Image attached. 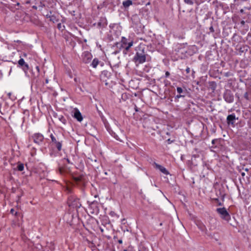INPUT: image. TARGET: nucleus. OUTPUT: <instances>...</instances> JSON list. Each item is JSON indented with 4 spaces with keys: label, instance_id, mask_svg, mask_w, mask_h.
<instances>
[{
    "label": "nucleus",
    "instance_id": "nucleus-1",
    "mask_svg": "<svg viewBox=\"0 0 251 251\" xmlns=\"http://www.w3.org/2000/svg\"><path fill=\"white\" fill-rule=\"evenodd\" d=\"M140 47H138V49L136 50V54L133 58V60L136 64H143L146 60V54L144 49H140Z\"/></svg>",
    "mask_w": 251,
    "mask_h": 251
},
{
    "label": "nucleus",
    "instance_id": "nucleus-2",
    "mask_svg": "<svg viewBox=\"0 0 251 251\" xmlns=\"http://www.w3.org/2000/svg\"><path fill=\"white\" fill-rule=\"evenodd\" d=\"M27 56L26 53H24L22 56H20V59L18 61V67L21 68L25 74H27L29 69V66L26 62L25 61V59Z\"/></svg>",
    "mask_w": 251,
    "mask_h": 251
},
{
    "label": "nucleus",
    "instance_id": "nucleus-3",
    "mask_svg": "<svg viewBox=\"0 0 251 251\" xmlns=\"http://www.w3.org/2000/svg\"><path fill=\"white\" fill-rule=\"evenodd\" d=\"M217 212L221 215V217L228 222L230 219V216L225 207L218 208L217 209Z\"/></svg>",
    "mask_w": 251,
    "mask_h": 251
},
{
    "label": "nucleus",
    "instance_id": "nucleus-4",
    "mask_svg": "<svg viewBox=\"0 0 251 251\" xmlns=\"http://www.w3.org/2000/svg\"><path fill=\"white\" fill-rule=\"evenodd\" d=\"M50 137L52 143L56 146L58 151H60L62 148V141L59 140L58 139H56L52 134H50Z\"/></svg>",
    "mask_w": 251,
    "mask_h": 251
},
{
    "label": "nucleus",
    "instance_id": "nucleus-5",
    "mask_svg": "<svg viewBox=\"0 0 251 251\" xmlns=\"http://www.w3.org/2000/svg\"><path fill=\"white\" fill-rule=\"evenodd\" d=\"M224 98L225 100L228 103L233 102L234 100L233 96L231 94L230 91H226L224 94Z\"/></svg>",
    "mask_w": 251,
    "mask_h": 251
},
{
    "label": "nucleus",
    "instance_id": "nucleus-6",
    "mask_svg": "<svg viewBox=\"0 0 251 251\" xmlns=\"http://www.w3.org/2000/svg\"><path fill=\"white\" fill-rule=\"evenodd\" d=\"M33 138L34 142L38 144H40L44 139L43 136L40 133H36L34 134Z\"/></svg>",
    "mask_w": 251,
    "mask_h": 251
},
{
    "label": "nucleus",
    "instance_id": "nucleus-7",
    "mask_svg": "<svg viewBox=\"0 0 251 251\" xmlns=\"http://www.w3.org/2000/svg\"><path fill=\"white\" fill-rule=\"evenodd\" d=\"M83 61L85 63H89L92 59V55L89 52H85L82 55Z\"/></svg>",
    "mask_w": 251,
    "mask_h": 251
},
{
    "label": "nucleus",
    "instance_id": "nucleus-8",
    "mask_svg": "<svg viewBox=\"0 0 251 251\" xmlns=\"http://www.w3.org/2000/svg\"><path fill=\"white\" fill-rule=\"evenodd\" d=\"M153 165H154V167L156 169H158L159 170H160V171H161L164 174H165V175L169 174L168 171L164 167H163V166H161V165H159V164H157L156 163H154Z\"/></svg>",
    "mask_w": 251,
    "mask_h": 251
},
{
    "label": "nucleus",
    "instance_id": "nucleus-9",
    "mask_svg": "<svg viewBox=\"0 0 251 251\" xmlns=\"http://www.w3.org/2000/svg\"><path fill=\"white\" fill-rule=\"evenodd\" d=\"M74 116L79 122H81L83 120L81 114L77 108H75L74 110Z\"/></svg>",
    "mask_w": 251,
    "mask_h": 251
},
{
    "label": "nucleus",
    "instance_id": "nucleus-10",
    "mask_svg": "<svg viewBox=\"0 0 251 251\" xmlns=\"http://www.w3.org/2000/svg\"><path fill=\"white\" fill-rule=\"evenodd\" d=\"M236 120L235 115L234 114H232L228 115L226 118L227 123L228 125H233Z\"/></svg>",
    "mask_w": 251,
    "mask_h": 251
},
{
    "label": "nucleus",
    "instance_id": "nucleus-11",
    "mask_svg": "<svg viewBox=\"0 0 251 251\" xmlns=\"http://www.w3.org/2000/svg\"><path fill=\"white\" fill-rule=\"evenodd\" d=\"M71 200H69V206H72L73 207L78 208L81 206V204L78 202V200H75L73 202H70Z\"/></svg>",
    "mask_w": 251,
    "mask_h": 251
},
{
    "label": "nucleus",
    "instance_id": "nucleus-12",
    "mask_svg": "<svg viewBox=\"0 0 251 251\" xmlns=\"http://www.w3.org/2000/svg\"><path fill=\"white\" fill-rule=\"evenodd\" d=\"M132 4V1L131 0H126L123 2V5L125 7H128Z\"/></svg>",
    "mask_w": 251,
    "mask_h": 251
},
{
    "label": "nucleus",
    "instance_id": "nucleus-13",
    "mask_svg": "<svg viewBox=\"0 0 251 251\" xmlns=\"http://www.w3.org/2000/svg\"><path fill=\"white\" fill-rule=\"evenodd\" d=\"M98 64H99L98 59L95 58L93 60L91 65L93 68H96L97 66H98Z\"/></svg>",
    "mask_w": 251,
    "mask_h": 251
},
{
    "label": "nucleus",
    "instance_id": "nucleus-14",
    "mask_svg": "<svg viewBox=\"0 0 251 251\" xmlns=\"http://www.w3.org/2000/svg\"><path fill=\"white\" fill-rule=\"evenodd\" d=\"M133 41H131L127 43L126 44L127 45V46L125 47V49L126 50H128L130 48H131L133 46Z\"/></svg>",
    "mask_w": 251,
    "mask_h": 251
},
{
    "label": "nucleus",
    "instance_id": "nucleus-15",
    "mask_svg": "<svg viewBox=\"0 0 251 251\" xmlns=\"http://www.w3.org/2000/svg\"><path fill=\"white\" fill-rule=\"evenodd\" d=\"M24 166L23 164H20L18 166V170L20 171H22L24 170Z\"/></svg>",
    "mask_w": 251,
    "mask_h": 251
},
{
    "label": "nucleus",
    "instance_id": "nucleus-16",
    "mask_svg": "<svg viewBox=\"0 0 251 251\" xmlns=\"http://www.w3.org/2000/svg\"><path fill=\"white\" fill-rule=\"evenodd\" d=\"M184 2L188 4L192 5L193 4V1L192 0H184Z\"/></svg>",
    "mask_w": 251,
    "mask_h": 251
},
{
    "label": "nucleus",
    "instance_id": "nucleus-17",
    "mask_svg": "<svg viewBox=\"0 0 251 251\" xmlns=\"http://www.w3.org/2000/svg\"><path fill=\"white\" fill-rule=\"evenodd\" d=\"M176 90L177 93H179V94H181L183 92V89L181 87H177Z\"/></svg>",
    "mask_w": 251,
    "mask_h": 251
},
{
    "label": "nucleus",
    "instance_id": "nucleus-18",
    "mask_svg": "<svg viewBox=\"0 0 251 251\" xmlns=\"http://www.w3.org/2000/svg\"><path fill=\"white\" fill-rule=\"evenodd\" d=\"M126 39L125 37H123L122 39V42L123 45H126L127 43L126 42Z\"/></svg>",
    "mask_w": 251,
    "mask_h": 251
},
{
    "label": "nucleus",
    "instance_id": "nucleus-19",
    "mask_svg": "<svg viewBox=\"0 0 251 251\" xmlns=\"http://www.w3.org/2000/svg\"><path fill=\"white\" fill-rule=\"evenodd\" d=\"M81 177H75V180L76 182H79L81 181Z\"/></svg>",
    "mask_w": 251,
    "mask_h": 251
},
{
    "label": "nucleus",
    "instance_id": "nucleus-20",
    "mask_svg": "<svg viewBox=\"0 0 251 251\" xmlns=\"http://www.w3.org/2000/svg\"><path fill=\"white\" fill-rule=\"evenodd\" d=\"M184 95H181V94H179V95H178L176 96V98H177V99H179L180 98H181V97H184Z\"/></svg>",
    "mask_w": 251,
    "mask_h": 251
},
{
    "label": "nucleus",
    "instance_id": "nucleus-21",
    "mask_svg": "<svg viewBox=\"0 0 251 251\" xmlns=\"http://www.w3.org/2000/svg\"><path fill=\"white\" fill-rule=\"evenodd\" d=\"M15 210H14V208H12L11 210H10V212L13 214V215H16V213L14 214V212Z\"/></svg>",
    "mask_w": 251,
    "mask_h": 251
},
{
    "label": "nucleus",
    "instance_id": "nucleus-22",
    "mask_svg": "<svg viewBox=\"0 0 251 251\" xmlns=\"http://www.w3.org/2000/svg\"><path fill=\"white\" fill-rule=\"evenodd\" d=\"M170 75V73L168 72H166L165 73V75L166 77H168Z\"/></svg>",
    "mask_w": 251,
    "mask_h": 251
},
{
    "label": "nucleus",
    "instance_id": "nucleus-23",
    "mask_svg": "<svg viewBox=\"0 0 251 251\" xmlns=\"http://www.w3.org/2000/svg\"><path fill=\"white\" fill-rule=\"evenodd\" d=\"M199 227L201 229V230H202V229H203V226H202L200 225V226H199Z\"/></svg>",
    "mask_w": 251,
    "mask_h": 251
},
{
    "label": "nucleus",
    "instance_id": "nucleus-24",
    "mask_svg": "<svg viewBox=\"0 0 251 251\" xmlns=\"http://www.w3.org/2000/svg\"><path fill=\"white\" fill-rule=\"evenodd\" d=\"M8 97H9V98L10 99H11V93H9L8 94Z\"/></svg>",
    "mask_w": 251,
    "mask_h": 251
},
{
    "label": "nucleus",
    "instance_id": "nucleus-25",
    "mask_svg": "<svg viewBox=\"0 0 251 251\" xmlns=\"http://www.w3.org/2000/svg\"><path fill=\"white\" fill-rule=\"evenodd\" d=\"M241 175L242 176H245V173L244 172H242Z\"/></svg>",
    "mask_w": 251,
    "mask_h": 251
},
{
    "label": "nucleus",
    "instance_id": "nucleus-26",
    "mask_svg": "<svg viewBox=\"0 0 251 251\" xmlns=\"http://www.w3.org/2000/svg\"><path fill=\"white\" fill-rule=\"evenodd\" d=\"M186 72H187V73H189L190 69L189 68L186 69Z\"/></svg>",
    "mask_w": 251,
    "mask_h": 251
},
{
    "label": "nucleus",
    "instance_id": "nucleus-27",
    "mask_svg": "<svg viewBox=\"0 0 251 251\" xmlns=\"http://www.w3.org/2000/svg\"><path fill=\"white\" fill-rule=\"evenodd\" d=\"M245 98H246V99H248V95H247V93H246V94H245Z\"/></svg>",
    "mask_w": 251,
    "mask_h": 251
},
{
    "label": "nucleus",
    "instance_id": "nucleus-28",
    "mask_svg": "<svg viewBox=\"0 0 251 251\" xmlns=\"http://www.w3.org/2000/svg\"><path fill=\"white\" fill-rule=\"evenodd\" d=\"M245 171H247H247H248L249 169H248V168H246V169H245Z\"/></svg>",
    "mask_w": 251,
    "mask_h": 251
},
{
    "label": "nucleus",
    "instance_id": "nucleus-29",
    "mask_svg": "<svg viewBox=\"0 0 251 251\" xmlns=\"http://www.w3.org/2000/svg\"><path fill=\"white\" fill-rule=\"evenodd\" d=\"M119 242L120 243H122V240H119Z\"/></svg>",
    "mask_w": 251,
    "mask_h": 251
}]
</instances>
